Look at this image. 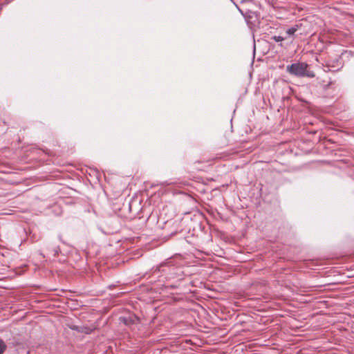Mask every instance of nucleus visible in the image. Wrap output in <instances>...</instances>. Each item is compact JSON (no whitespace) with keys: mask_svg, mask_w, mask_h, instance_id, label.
I'll return each instance as SVG.
<instances>
[{"mask_svg":"<svg viewBox=\"0 0 354 354\" xmlns=\"http://www.w3.org/2000/svg\"><path fill=\"white\" fill-rule=\"evenodd\" d=\"M308 64L304 62L295 63L287 66L286 71L290 74L297 77H314L313 71L308 70Z\"/></svg>","mask_w":354,"mask_h":354,"instance_id":"1","label":"nucleus"},{"mask_svg":"<svg viewBox=\"0 0 354 354\" xmlns=\"http://www.w3.org/2000/svg\"><path fill=\"white\" fill-rule=\"evenodd\" d=\"M298 28H299V26L298 25H296L295 26H292L290 28H288L287 30H286V35L288 36V37H291L292 36L295 32L298 30Z\"/></svg>","mask_w":354,"mask_h":354,"instance_id":"2","label":"nucleus"},{"mask_svg":"<svg viewBox=\"0 0 354 354\" xmlns=\"http://www.w3.org/2000/svg\"><path fill=\"white\" fill-rule=\"evenodd\" d=\"M7 346L6 343L0 339V354H3L6 351Z\"/></svg>","mask_w":354,"mask_h":354,"instance_id":"3","label":"nucleus"},{"mask_svg":"<svg viewBox=\"0 0 354 354\" xmlns=\"http://www.w3.org/2000/svg\"><path fill=\"white\" fill-rule=\"evenodd\" d=\"M286 37H281V36H277V35H274L272 37V39L276 41V42H281V41H283L286 39Z\"/></svg>","mask_w":354,"mask_h":354,"instance_id":"4","label":"nucleus"},{"mask_svg":"<svg viewBox=\"0 0 354 354\" xmlns=\"http://www.w3.org/2000/svg\"><path fill=\"white\" fill-rule=\"evenodd\" d=\"M236 8H238V10H239V12L243 15V11L237 6V5H236Z\"/></svg>","mask_w":354,"mask_h":354,"instance_id":"5","label":"nucleus"}]
</instances>
